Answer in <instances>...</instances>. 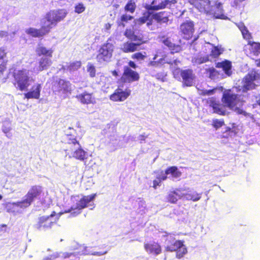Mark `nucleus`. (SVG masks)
Listing matches in <instances>:
<instances>
[{
    "mask_svg": "<svg viewBox=\"0 0 260 260\" xmlns=\"http://www.w3.org/2000/svg\"><path fill=\"white\" fill-rule=\"evenodd\" d=\"M66 16V13L63 10L50 11L41 20L40 28L29 27L25 30V33L32 38H43L48 35L51 29Z\"/></svg>",
    "mask_w": 260,
    "mask_h": 260,
    "instance_id": "nucleus-1",
    "label": "nucleus"
},
{
    "mask_svg": "<svg viewBox=\"0 0 260 260\" xmlns=\"http://www.w3.org/2000/svg\"><path fill=\"white\" fill-rule=\"evenodd\" d=\"M43 194V187L40 185H34L29 188L23 200L17 202L7 203L5 204V207L8 212H14L15 210L13 209L15 207L26 208L29 207L36 200L40 199Z\"/></svg>",
    "mask_w": 260,
    "mask_h": 260,
    "instance_id": "nucleus-2",
    "label": "nucleus"
},
{
    "mask_svg": "<svg viewBox=\"0 0 260 260\" xmlns=\"http://www.w3.org/2000/svg\"><path fill=\"white\" fill-rule=\"evenodd\" d=\"M242 85L239 87L238 90L247 92L249 90L255 89L260 86V74L255 70L248 72L242 79Z\"/></svg>",
    "mask_w": 260,
    "mask_h": 260,
    "instance_id": "nucleus-3",
    "label": "nucleus"
},
{
    "mask_svg": "<svg viewBox=\"0 0 260 260\" xmlns=\"http://www.w3.org/2000/svg\"><path fill=\"white\" fill-rule=\"evenodd\" d=\"M114 51L112 44L106 42L102 44L97 51L95 57L96 61L100 63L108 62L111 60Z\"/></svg>",
    "mask_w": 260,
    "mask_h": 260,
    "instance_id": "nucleus-4",
    "label": "nucleus"
},
{
    "mask_svg": "<svg viewBox=\"0 0 260 260\" xmlns=\"http://www.w3.org/2000/svg\"><path fill=\"white\" fill-rule=\"evenodd\" d=\"M13 76L15 81L14 84L17 85V88L20 91L27 90L30 84L28 72L26 70H18L13 73Z\"/></svg>",
    "mask_w": 260,
    "mask_h": 260,
    "instance_id": "nucleus-5",
    "label": "nucleus"
},
{
    "mask_svg": "<svg viewBox=\"0 0 260 260\" xmlns=\"http://www.w3.org/2000/svg\"><path fill=\"white\" fill-rule=\"evenodd\" d=\"M165 249L167 251L176 252V257L178 259L182 258L187 253V248L181 240H176L170 243L165 247Z\"/></svg>",
    "mask_w": 260,
    "mask_h": 260,
    "instance_id": "nucleus-6",
    "label": "nucleus"
},
{
    "mask_svg": "<svg viewBox=\"0 0 260 260\" xmlns=\"http://www.w3.org/2000/svg\"><path fill=\"white\" fill-rule=\"evenodd\" d=\"M140 75L139 73L133 70L128 66L123 67V72L120 79V81L122 83H131L139 81Z\"/></svg>",
    "mask_w": 260,
    "mask_h": 260,
    "instance_id": "nucleus-7",
    "label": "nucleus"
},
{
    "mask_svg": "<svg viewBox=\"0 0 260 260\" xmlns=\"http://www.w3.org/2000/svg\"><path fill=\"white\" fill-rule=\"evenodd\" d=\"M194 31V23L192 21H186L180 26L179 33L185 40H188L191 39Z\"/></svg>",
    "mask_w": 260,
    "mask_h": 260,
    "instance_id": "nucleus-8",
    "label": "nucleus"
},
{
    "mask_svg": "<svg viewBox=\"0 0 260 260\" xmlns=\"http://www.w3.org/2000/svg\"><path fill=\"white\" fill-rule=\"evenodd\" d=\"M55 215V212H52L49 216H42L38 218V221L35 224V227L39 231L47 230L52 228L54 222L50 220V218Z\"/></svg>",
    "mask_w": 260,
    "mask_h": 260,
    "instance_id": "nucleus-9",
    "label": "nucleus"
},
{
    "mask_svg": "<svg viewBox=\"0 0 260 260\" xmlns=\"http://www.w3.org/2000/svg\"><path fill=\"white\" fill-rule=\"evenodd\" d=\"M206 103L212 108L213 112L220 115H225V111L224 106L221 104L219 101H216L214 97L209 98L206 100Z\"/></svg>",
    "mask_w": 260,
    "mask_h": 260,
    "instance_id": "nucleus-10",
    "label": "nucleus"
},
{
    "mask_svg": "<svg viewBox=\"0 0 260 260\" xmlns=\"http://www.w3.org/2000/svg\"><path fill=\"white\" fill-rule=\"evenodd\" d=\"M131 92L129 89L123 91L121 88H118L110 95V99L114 102L124 101L131 94Z\"/></svg>",
    "mask_w": 260,
    "mask_h": 260,
    "instance_id": "nucleus-11",
    "label": "nucleus"
},
{
    "mask_svg": "<svg viewBox=\"0 0 260 260\" xmlns=\"http://www.w3.org/2000/svg\"><path fill=\"white\" fill-rule=\"evenodd\" d=\"M70 86L69 81L59 79L53 85V91L55 93L62 92L66 93L70 90Z\"/></svg>",
    "mask_w": 260,
    "mask_h": 260,
    "instance_id": "nucleus-12",
    "label": "nucleus"
},
{
    "mask_svg": "<svg viewBox=\"0 0 260 260\" xmlns=\"http://www.w3.org/2000/svg\"><path fill=\"white\" fill-rule=\"evenodd\" d=\"M180 74L182 78L183 86H191L192 85L194 76L192 70L186 69L181 70Z\"/></svg>",
    "mask_w": 260,
    "mask_h": 260,
    "instance_id": "nucleus-13",
    "label": "nucleus"
},
{
    "mask_svg": "<svg viewBox=\"0 0 260 260\" xmlns=\"http://www.w3.org/2000/svg\"><path fill=\"white\" fill-rule=\"evenodd\" d=\"M188 2L200 12H207L210 8V0H187Z\"/></svg>",
    "mask_w": 260,
    "mask_h": 260,
    "instance_id": "nucleus-14",
    "label": "nucleus"
},
{
    "mask_svg": "<svg viewBox=\"0 0 260 260\" xmlns=\"http://www.w3.org/2000/svg\"><path fill=\"white\" fill-rule=\"evenodd\" d=\"M144 247L146 252L154 255H157L162 252L160 244L154 241L144 244Z\"/></svg>",
    "mask_w": 260,
    "mask_h": 260,
    "instance_id": "nucleus-15",
    "label": "nucleus"
},
{
    "mask_svg": "<svg viewBox=\"0 0 260 260\" xmlns=\"http://www.w3.org/2000/svg\"><path fill=\"white\" fill-rule=\"evenodd\" d=\"M182 189L176 188L170 191L166 198V202L171 204H176L179 199L182 198L184 194L182 193Z\"/></svg>",
    "mask_w": 260,
    "mask_h": 260,
    "instance_id": "nucleus-16",
    "label": "nucleus"
},
{
    "mask_svg": "<svg viewBox=\"0 0 260 260\" xmlns=\"http://www.w3.org/2000/svg\"><path fill=\"white\" fill-rule=\"evenodd\" d=\"M124 35L131 41L136 42V43L142 45L146 42L144 40L143 35L140 33L139 36L135 34V31L131 29H126L124 33Z\"/></svg>",
    "mask_w": 260,
    "mask_h": 260,
    "instance_id": "nucleus-17",
    "label": "nucleus"
},
{
    "mask_svg": "<svg viewBox=\"0 0 260 260\" xmlns=\"http://www.w3.org/2000/svg\"><path fill=\"white\" fill-rule=\"evenodd\" d=\"M151 12L148 10V11L144 12L141 17L135 20V24L138 25H142L146 23L147 26L149 28L153 23V21H152L151 17Z\"/></svg>",
    "mask_w": 260,
    "mask_h": 260,
    "instance_id": "nucleus-18",
    "label": "nucleus"
},
{
    "mask_svg": "<svg viewBox=\"0 0 260 260\" xmlns=\"http://www.w3.org/2000/svg\"><path fill=\"white\" fill-rule=\"evenodd\" d=\"M163 43L169 48L171 53L172 54L178 53L183 50L182 46L180 44L175 43L174 39L171 38H167L164 40Z\"/></svg>",
    "mask_w": 260,
    "mask_h": 260,
    "instance_id": "nucleus-19",
    "label": "nucleus"
},
{
    "mask_svg": "<svg viewBox=\"0 0 260 260\" xmlns=\"http://www.w3.org/2000/svg\"><path fill=\"white\" fill-rule=\"evenodd\" d=\"M151 17L152 20H154L160 24L167 23L169 21L168 14L165 11L151 13Z\"/></svg>",
    "mask_w": 260,
    "mask_h": 260,
    "instance_id": "nucleus-20",
    "label": "nucleus"
},
{
    "mask_svg": "<svg viewBox=\"0 0 260 260\" xmlns=\"http://www.w3.org/2000/svg\"><path fill=\"white\" fill-rule=\"evenodd\" d=\"M237 94L226 93L223 94L222 101L227 107L232 108L237 104Z\"/></svg>",
    "mask_w": 260,
    "mask_h": 260,
    "instance_id": "nucleus-21",
    "label": "nucleus"
},
{
    "mask_svg": "<svg viewBox=\"0 0 260 260\" xmlns=\"http://www.w3.org/2000/svg\"><path fill=\"white\" fill-rule=\"evenodd\" d=\"M77 99L83 104H90L95 103V98L92 93H88L87 91L76 95Z\"/></svg>",
    "mask_w": 260,
    "mask_h": 260,
    "instance_id": "nucleus-22",
    "label": "nucleus"
},
{
    "mask_svg": "<svg viewBox=\"0 0 260 260\" xmlns=\"http://www.w3.org/2000/svg\"><path fill=\"white\" fill-rule=\"evenodd\" d=\"M96 196V194L89 196H84L82 197L77 204V209L80 211L87 207L88 204L93 201Z\"/></svg>",
    "mask_w": 260,
    "mask_h": 260,
    "instance_id": "nucleus-23",
    "label": "nucleus"
},
{
    "mask_svg": "<svg viewBox=\"0 0 260 260\" xmlns=\"http://www.w3.org/2000/svg\"><path fill=\"white\" fill-rule=\"evenodd\" d=\"M41 85L37 84L32 87V90L24 93V97L27 99H38L40 96Z\"/></svg>",
    "mask_w": 260,
    "mask_h": 260,
    "instance_id": "nucleus-24",
    "label": "nucleus"
},
{
    "mask_svg": "<svg viewBox=\"0 0 260 260\" xmlns=\"http://www.w3.org/2000/svg\"><path fill=\"white\" fill-rule=\"evenodd\" d=\"M140 45L136 43L126 42L122 44L121 50L125 53L134 52L138 50V47Z\"/></svg>",
    "mask_w": 260,
    "mask_h": 260,
    "instance_id": "nucleus-25",
    "label": "nucleus"
},
{
    "mask_svg": "<svg viewBox=\"0 0 260 260\" xmlns=\"http://www.w3.org/2000/svg\"><path fill=\"white\" fill-rule=\"evenodd\" d=\"M36 52L38 56H44L45 57H52L53 50L52 49H47L46 47L40 46L36 49Z\"/></svg>",
    "mask_w": 260,
    "mask_h": 260,
    "instance_id": "nucleus-26",
    "label": "nucleus"
},
{
    "mask_svg": "<svg viewBox=\"0 0 260 260\" xmlns=\"http://www.w3.org/2000/svg\"><path fill=\"white\" fill-rule=\"evenodd\" d=\"M7 52L4 48H0V76L3 74V72L6 70L7 60L5 59Z\"/></svg>",
    "mask_w": 260,
    "mask_h": 260,
    "instance_id": "nucleus-27",
    "label": "nucleus"
},
{
    "mask_svg": "<svg viewBox=\"0 0 260 260\" xmlns=\"http://www.w3.org/2000/svg\"><path fill=\"white\" fill-rule=\"evenodd\" d=\"M174 1V2H173L169 0H164L157 5H150L147 6L146 7V9L148 11H157L160 9H163L166 8L168 5H170L171 3H176V1L175 0Z\"/></svg>",
    "mask_w": 260,
    "mask_h": 260,
    "instance_id": "nucleus-28",
    "label": "nucleus"
},
{
    "mask_svg": "<svg viewBox=\"0 0 260 260\" xmlns=\"http://www.w3.org/2000/svg\"><path fill=\"white\" fill-rule=\"evenodd\" d=\"M216 67L218 68H222L224 73L230 76L231 75L232 63L230 61L225 60L221 62H219L216 64Z\"/></svg>",
    "mask_w": 260,
    "mask_h": 260,
    "instance_id": "nucleus-29",
    "label": "nucleus"
},
{
    "mask_svg": "<svg viewBox=\"0 0 260 260\" xmlns=\"http://www.w3.org/2000/svg\"><path fill=\"white\" fill-rule=\"evenodd\" d=\"M38 71L41 72L47 70L52 64V61L48 57H42L39 61Z\"/></svg>",
    "mask_w": 260,
    "mask_h": 260,
    "instance_id": "nucleus-30",
    "label": "nucleus"
},
{
    "mask_svg": "<svg viewBox=\"0 0 260 260\" xmlns=\"http://www.w3.org/2000/svg\"><path fill=\"white\" fill-rule=\"evenodd\" d=\"M86 152L81 148V145L72 153V156L74 158L81 161H84L86 158Z\"/></svg>",
    "mask_w": 260,
    "mask_h": 260,
    "instance_id": "nucleus-31",
    "label": "nucleus"
},
{
    "mask_svg": "<svg viewBox=\"0 0 260 260\" xmlns=\"http://www.w3.org/2000/svg\"><path fill=\"white\" fill-rule=\"evenodd\" d=\"M169 174H171L172 177L177 178L180 177L182 173L176 166H171L166 169L164 175L167 176V175Z\"/></svg>",
    "mask_w": 260,
    "mask_h": 260,
    "instance_id": "nucleus-32",
    "label": "nucleus"
},
{
    "mask_svg": "<svg viewBox=\"0 0 260 260\" xmlns=\"http://www.w3.org/2000/svg\"><path fill=\"white\" fill-rule=\"evenodd\" d=\"M237 26L241 31L243 38L247 40L248 42L251 41L250 40L252 38L251 34L244 24L243 23H240Z\"/></svg>",
    "mask_w": 260,
    "mask_h": 260,
    "instance_id": "nucleus-33",
    "label": "nucleus"
},
{
    "mask_svg": "<svg viewBox=\"0 0 260 260\" xmlns=\"http://www.w3.org/2000/svg\"><path fill=\"white\" fill-rule=\"evenodd\" d=\"M61 254L62 260H80L79 254L77 253L64 252Z\"/></svg>",
    "mask_w": 260,
    "mask_h": 260,
    "instance_id": "nucleus-34",
    "label": "nucleus"
},
{
    "mask_svg": "<svg viewBox=\"0 0 260 260\" xmlns=\"http://www.w3.org/2000/svg\"><path fill=\"white\" fill-rule=\"evenodd\" d=\"M134 18V16L126 14H122L118 22H117L118 26H125V23H127L128 21H131Z\"/></svg>",
    "mask_w": 260,
    "mask_h": 260,
    "instance_id": "nucleus-35",
    "label": "nucleus"
},
{
    "mask_svg": "<svg viewBox=\"0 0 260 260\" xmlns=\"http://www.w3.org/2000/svg\"><path fill=\"white\" fill-rule=\"evenodd\" d=\"M136 9V5L133 0H129L124 6V9L125 12L133 14Z\"/></svg>",
    "mask_w": 260,
    "mask_h": 260,
    "instance_id": "nucleus-36",
    "label": "nucleus"
},
{
    "mask_svg": "<svg viewBox=\"0 0 260 260\" xmlns=\"http://www.w3.org/2000/svg\"><path fill=\"white\" fill-rule=\"evenodd\" d=\"M248 44L250 46V50L254 54L260 53V43L248 41Z\"/></svg>",
    "mask_w": 260,
    "mask_h": 260,
    "instance_id": "nucleus-37",
    "label": "nucleus"
},
{
    "mask_svg": "<svg viewBox=\"0 0 260 260\" xmlns=\"http://www.w3.org/2000/svg\"><path fill=\"white\" fill-rule=\"evenodd\" d=\"M223 50L219 46H214L210 53V55L214 58L218 57L223 52Z\"/></svg>",
    "mask_w": 260,
    "mask_h": 260,
    "instance_id": "nucleus-38",
    "label": "nucleus"
},
{
    "mask_svg": "<svg viewBox=\"0 0 260 260\" xmlns=\"http://www.w3.org/2000/svg\"><path fill=\"white\" fill-rule=\"evenodd\" d=\"M167 176L166 175H162L158 176L156 177V179L154 180L153 181V187L156 189L158 186L160 185L162 181L165 180L167 179Z\"/></svg>",
    "mask_w": 260,
    "mask_h": 260,
    "instance_id": "nucleus-39",
    "label": "nucleus"
},
{
    "mask_svg": "<svg viewBox=\"0 0 260 260\" xmlns=\"http://www.w3.org/2000/svg\"><path fill=\"white\" fill-rule=\"evenodd\" d=\"M224 125L223 119H214L212 121V125L216 129H217Z\"/></svg>",
    "mask_w": 260,
    "mask_h": 260,
    "instance_id": "nucleus-40",
    "label": "nucleus"
},
{
    "mask_svg": "<svg viewBox=\"0 0 260 260\" xmlns=\"http://www.w3.org/2000/svg\"><path fill=\"white\" fill-rule=\"evenodd\" d=\"M81 66V62L80 61H76L70 63L68 66V68L70 71H75L79 69Z\"/></svg>",
    "mask_w": 260,
    "mask_h": 260,
    "instance_id": "nucleus-41",
    "label": "nucleus"
},
{
    "mask_svg": "<svg viewBox=\"0 0 260 260\" xmlns=\"http://www.w3.org/2000/svg\"><path fill=\"white\" fill-rule=\"evenodd\" d=\"M67 136L68 137V141L67 143L70 145H77L78 146H80V143L77 140L76 138L72 137L71 134H67Z\"/></svg>",
    "mask_w": 260,
    "mask_h": 260,
    "instance_id": "nucleus-42",
    "label": "nucleus"
},
{
    "mask_svg": "<svg viewBox=\"0 0 260 260\" xmlns=\"http://www.w3.org/2000/svg\"><path fill=\"white\" fill-rule=\"evenodd\" d=\"M131 57L133 59H135L138 61H141L144 60V59L146 58V56L143 54L142 53L138 52L132 54Z\"/></svg>",
    "mask_w": 260,
    "mask_h": 260,
    "instance_id": "nucleus-43",
    "label": "nucleus"
},
{
    "mask_svg": "<svg viewBox=\"0 0 260 260\" xmlns=\"http://www.w3.org/2000/svg\"><path fill=\"white\" fill-rule=\"evenodd\" d=\"M87 72L89 73L91 77H94L96 74V70L95 67L92 64H90L87 66Z\"/></svg>",
    "mask_w": 260,
    "mask_h": 260,
    "instance_id": "nucleus-44",
    "label": "nucleus"
},
{
    "mask_svg": "<svg viewBox=\"0 0 260 260\" xmlns=\"http://www.w3.org/2000/svg\"><path fill=\"white\" fill-rule=\"evenodd\" d=\"M85 8L82 3L78 4L75 7V12L80 14L85 11Z\"/></svg>",
    "mask_w": 260,
    "mask_h": 260,
    "instance_id": "nucleus-45",
    "label": "nucleus"
},
{
    "mask_svg": "<svg viewBox=\"0 0 260 260\" xmlns=\"http://www.w3.org/2000/svg\"><path fill=\"white\" fill-rule=\"evenodd\" d=\"M201 194L198 193H193L190 195V199L193 201H197L201 199Z\"/></svg>",
    "mask_w": 260,
    "mask_h": 260,
    "instance_id": "nucleus-46",
    "label": "nucleus"
},
{
    "mask_svg": "<svg viewBox=\"0 0 260 260\" xmlns=\"http://www.w3.org/2000/svg\"><path fill=\"white\" fill-rule=\"evenodd\" d=\"M214 92V89H211V90H202L201 93V95H211V94H213V93Z\"/></svg>",
    "mask_w": 260,
    "mask_h": 260,
    "instance_id": "nucleus-47",
    "label": "nucleus"
},
{
    "mask_svg": "<svg viewBox=\"0 0 260 260\" xmlns=\"http://www.w3.org/2000/svg\"><path fill=\"white\" fill-rule=\"evenodd\" d=\"M231 130H232V129L231 127H226L225 128V131L223 133V134L225 133L226 134L225 135H223L222 138H228L229 136H230V133L231 132Z\"/></svg>",
    "mask_w": 260,
    "mask_h": 260,
    "instance_id": "nucleus-48",
    "label": "nucleus"
},
{
    "mask_svg": "<svg viewBox=\"0 0 260 260\" xmlns=\"http://www.w3.org/2000/svg\"><path fill=\"white\" fill-rule=\"evenodd\" d=\"M128 67H129L130 68H132L135 69L137 68V65L133 61L130 60L128 62Z\"/></svg>",
    "mask_w": 260,
    "mask_h": 260,
    "instance_id": "nucleus-49",
    "label": "nucleus"
},
{
    "mask_svg": "<svg viewBox=\"0 0 260 260\" xmlns=\"http://www.w3.org/2000/svg\"><path fill=\"white\" fill-rule=\"evenodd\" d=\"M105 28L106 29V30H109L111 28V24L108 23H106L105 24Z\"/></svg>",
    "mask_w": 260,
    "mask_h": 260,
    "instance_id": "nucleus-50",
    "label": "nucleus"
},
{
    "mask_svg": "<svg viewBox=\"0 0 260 260\" xmlns=\"http://www.w3.org/2000/svg\"><path fill=\"white\" fill-rule=\"evenodd\" d=\"M55 257L54 256H51L50 257H46L44 258L43 260H53Z\"/></svg>",
    "mask_w": 260,
    "mask_h": 260,
    "instance_id": "nucleus-51",
    "label": "nucleus"
},
{
    "mask_svg": "<svg viewBox=\"0 0 260 260\" xmlns=\"http://www.w3.org/2000/svg\"><path fill=\"white\" fill-rule=\"evenodd\" d=\"M112 74L115 77H117L118 76V72L116 70L112 71Z\"/></svg>",
    "mask_w": 260,
    "mask_h": 260,
    "instance_id": "nucleus-52",
    "label": "nucleus"
},
{
    "mask_svg": "<svg viewBox=\"0 0 260 260\" xmlns=\"http://www.w3.org/2000/svg\"><path fill=\"white\" fill-rule=\"evenodd\" d=\"M255 63L257 67H260V59L255 60Z\"/></svg>",
    "mask_w": 260,
    "mask_h": 260,
    "instance_id": "nucleus-53",
    "label": "nucleus"
},
{
    "mask_svg": "<svg viewBox=\"0 0 260 260\" xmlns=\"http://www.w3.org/2000/svg\"><path fill=\"white\" fill-rule=\"evenodd\" d=\"M140 140H142V141H145V139L146 138L147 136H145V135H140Z\"/></svg>",
    "mask_w": 260,
    "mask_h": 260,
    "instance_id": "nucleus-54",
    "label": "nucleus"
},
{
    "mask_svg": "<svg viewBox=\"0 0 260 260\" xmlns=\"http://www.w3.org/2000/svg\"><path fill=\"white\" fill-rule=\"evenodd\" d=\"M222 4L220 3H219L217 4V7L219 9H222Z\"/></svg>",
    "mask_w": 260,
    "mask_h": 260,
    "instance_id": "nucleus-55",
    "label": "nucleus"
},
{
    "mask_svg": "<svg viewBox=\"0 0 260 260\" xmlns=\"http://www.w3.org/2000/svg\"><path fill=\"white\" fill-rule=\"evenodd\" d=\"M235 1L236 3H242L244 1H245V0H235Z\"/></svg>",
    "mask_w": 260,
    "mask_h": 260,
    "instance_id": "nucleus-56",
    "label": "nucleus"
},
{
    "mask_svg": "<svg viewBox=\"0 0 260 260\" xmlns=\"http://www.w3.org/2000/svg\"><path fill=\"white\" fill-rule=\"evenodd\" d=\"M223 16V15L222 14L220 16H216V18H222V16Z\"/></svg>",
    "mask_w": 260,
    "mask_h": 260,
    "instance_id": "nucleus-57",
    "label": "nucleus"
},
{
    "mask_svg": "<svg viewBox=\"0 0 260 260\" xmlns=\"http://www.w3.org/2000/svg\"><path fill=\"white\" fill-rule=\"evenodd\" d=\"M257 104L260 106V99L257 101Z\"/></svg>",
    "mask_w": 260,
    "mask_h": 260,
    "instance_id": "nucleus-58",
    "label": "nucleus"
},
{
    "mask_svg": "<svg viewBox=\"0 0 260 260\" xmlns=\"http://www.w3.org/2000/svg\"><path fill=\"white\" fill-rule=\"evenodd\" d=\"M3 198V197L1 194H0V200H1Z\"/></svg>",
    "mask_w": 260,
    "mask_h": 260,
    "instance_id": "nucleus-59",
    "label": "nucleus"
},
{
    "mask_svg": "<svg viewBox=\"0 0 260 260\" xmlns=\"http://www.w3.org/2000/svg\"><path fill=\"white\" fill-rule=\"evenodd\" d=\"M73 129V128L71 127H69V129Z\"/></svg>",
    "mask_w": 260,
    "mask_h": 260,
    "instance_id": "nucleus-60",
    "label": "nucleus"
},
{
    "mask_svg": "<svg viewBox=\"0 0 260 260\" xmlns=\"http://www.w3.org/2000/svg\"><path fill=\"white\" fill-rule=\"evenodd\" d=\"M69 150H69V149H68L65 150V151H66V152H67L68 151H69Z\"/></svg>",
    "mask_w": 260,
    "mask_h": 260,
    "instance_id": "nucleus-61",
    "label": "nucleus"
},
{
    "mask_svg": "<svg viewBox=\"0 0 260 260\" xmlns=\"http://www.w3.org/2000/svg\"><path fill=\"white\" fill-rule=\"evenodd\" d=\"M154 1H153V2L152 3V4L153 5L154 4Z\"/></svg>",
    "mask_w": 260,
    "mask_h": 260,
    "instance_id": "nucleus-62",
    "label": "nucleus"
}]
</instances>
